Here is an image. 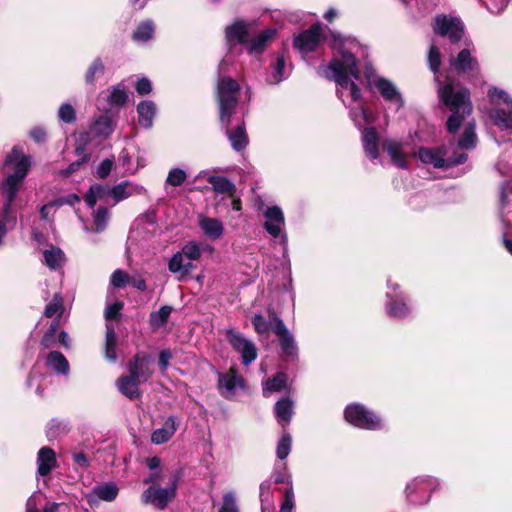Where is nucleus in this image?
<instances>
[{
    "mask_svg": "<svg viewBox=\"0 0 512 512\" xmlns=\"http://www.w3.org/2000/svg\"><path fill=\"white\" fill-rule=\"evenodd\" d=\"M331 47L333 58L328 65H321L318 73L337 84V95L345 106L358 103L361 91L356 82L359 80V69L356 57L362 51L360 44L354 39L333 36Z\"/></svg>",
    "mask_w": 512,
    "mask_h": 512,
    "instance_id": "1",
    "label": "nucleus"
},
{
    "mask_svg": "<svg viewBox=\"0 0 512 512\" xmlns=\"http://www.w3.org/2000/svg\"><path fill=\"white\" fill-rule=\"evenodd\" d=\"M5 165L13 170L0 185L1 207L0 214L6 222L15 221L14 206L17 195L21 190L24 179L31 167V158L23 150L15 146L5 159ZM7 232L5 223L0 219V244Z\"/></svg>",
    "mask_w": 512,
    "mask_h": 512,
    "instance_id": "2",
    "label": "nucleus"
},
{
    "mask_svg": "<svg viewBox=\"0 0 512 512\" xmlns=\"http://www.w3.org/2000/svg\"><path fill=\"white\" fill-rule=\"evenodd\" d=\"M438 94L443 104L451 111L446 126L449 133L458 131L466 116L472 112L470 92L459 84H440Z\"/></svg>",
    "mask_w": 512,
    "mask_h": 512,
    "instance_id": "3",
    "label": "nucleus"
},
{
    "mask_svg": "<svg viewBox=\"0 0 512 512\" xmlns=\"http://www.w3.org/2000/svg\"><path fill=\"white\" fill-rule=\"evenodd\" d=\"M144 483L150 486L143 491L142 500L159 510H164L176 496L178 477L174 473H153Z\"/></svg>",
    "mask_w": 512,
    "mask_h": 512,
    "instance_id": "4",
    "label": "nucleus"
},
{
    "mask_svg": "<svg viewBox=\"0 0 512 512\" xmlns=\"http://www.w3.org/2000/svg\"><path fill=\"white\" fill-rule=\"evenodd\" d=\"M492 108L489 118L501 130L512 129V99L503 90L492 88L488 93Z\"/></svg>",
    "mask_w": 512,
    "mask_h": 512,
    "instance_id": "5",
    "label": "nucleus"
},
{
    "mask_svg": "<svg viewBox=\"0 0 512 512\" xmlns=\"http://www.w3.org/2000/svg\"><path fill=\"white\" fill-rule=\"evenodd\" d=\"M239 85L231 78H222L217 86V99L220 110V121L228 126L234 109L238 103Z\"/></svg>",
    "mask_w": 512,
    "mask_h": 512,
    "instance_id": "6",
    "label": "nucleus"
},
{
    "mask_svg": "<svg viewBox=\"0 0 512 512\" xmlns=\"http://www.w3.org/2000/svg\"><path fill=\"white\" fill-rule=\"evenodd\" d=\"M344 415L347 422L361 429L381 430L384 428L382 419L373 411L360 404L348 405Z\"/></svg>",
    "mask_w": 512,
    "mask_h": 512,
    "instance_id": "7",
    "label": "nucleus"
},
{
    "mask_svg": "<svg viewBox=\"0 0 512 512\" xmlns=\"http://www.w3.org/2000/svg\"><path fill=\"white\" fill-rule=\"evenodd\" d=\"M365 76L369 85L375 87L385 101L394 107L395 111H398L403 106L402 96L396 86L391 81L376 76L370 64H367L365 67Z\"/></svg>",
    "mask_w": 512,
    "mask_h": 512,
    "instance_id": "8",
    "label": "nucleus"
},
{
    "mask_svg": "<svg viewBox=\"0 0 512 512\" xmlns=\"http://www.w3.org/2000/svg\"><path fill=\"white\" fill-rule=\"evenodd\" d=\"M416 155L422 163L430 164L434 168H448L467 160V155L463 152L456 154L455 157H445V151L442 148L421 147Z\"/></svg>",
    "mask_w": 512,
    "mask_h": 512,
    "instance_id": "9",
    "label": "nucleus"
},
{
    "mask_svg": "<svg viewBox=\"0 0 512 512\" xmlns=\"http://www.w3.org/2000/svg\"><path fill=\"white\" fill-rule=\"evenodd\" d=\"M433 30L436 34L447 37L451 42H458L464 35V24L458 17L437 15Z\"/></svg>",
    "mask_w": 512,
    "mask_h": 512,
    "instance_id": "10",
    "label": "nucleus"
},
{
    "mask_svg": "<svg viewBox=\"0 0 512 512\" xmlns=\"http://www.w3.org/2000/svg\"><path fill=\"white\" fill-rule=\"evenodd\" d=\"M226 337L232 348L241 355V361L248 366L257 358V348L255 344L242 333L233 329L226 331Z\"/></svg>",
    "mask_w": 512,
    "mask_h": 512,
    "instance_id": "11",
    "label": "nucleus"
},
{
    "mask_svg": "<svg viewBox=\"0 0 512 512\" xmlns=\"http://www.w3.org/2000/svg\"><path fill=\"white\" fill-rule=\"evenodd\" d=\"M115 127V120L107 114H102L93 120L89 132L80 134L78 141L86 145L92 138L104 140L113 133Z\"/></svg>",
    "mask_w": 512,
    "mask_h": 512,
    "instance_id": "12",
    "label": "nucleus"
},
{
    "mask_svg": "<svg viewBox=\"0 0 512 512\" xmlns=\"http://www.w3.org/2000/svg\"><path fill=\"white\" fill-rule=\"evenodd\" d=\"M274 322L273 331L279 337L280 347L283 354L287 358L295 359L298 355V347L293 335L279 317H276Z\"/></svg>",
    "mask_w": 512,
    "mask_h": 512,
    "instance_id": "13",
    "label": "nucleus"
},
{
    "mask_svg": "<svg viewBox=\"0 0 512 512\" xmlns=\"http://www.w3.org/2000/svg\"><path fill=\"white\" fill-rule=\"evenodd\" d=\"M321 42V28L314 25L308 30L300 33L294 38V47L301 53L306 54L314 51Z\"/></svg>",
    "mask_w": 512,
    "mask_h": 512,
    "instance_id": "14",
    "label": "nucleus"
},
{
    "mask_svg": "<svg viewBox=\"0 0 512 512\" xmlns=\"http://www.w3.org/2000/svg\"><path fill=\"white\" fill-rule=\"evenodd\" d=\"M128 373L145 383L153 374L151 360L146 355H135L128 364Z\"/></svg>",
    "mask_w": 512,
    "mask_h": 512,
    "instance_id": "15",
    "label": "nucleus"
},
{
    "mask_svg": "<svg viewBox=\"0 0 512 512\" xmlns=\"http://www.w3.org/2000/svg\"><path fill=\"white\" fill-rule=\"evenodd\" d=\"M127 92L123 85L118 84L111 90L103 91L98 99L99 108L106 109L107 107H120L127 101Z\"/></svg>",
    "mask_w": 512,
    "mask_h": 512,
    "instance_id": "16",
    "label": "nucleus"
},
{
    "mask_svg": "<svg viewBox=\"0 0 512 512\" xmlns=\"http://www.w3.org/2000/svg\"><path fill=\"white\" fill-rule=\"evenodd\" d=\"M264 227L266 231L274 238L281 235L282 227L284 226L285 219L284 214L280 207L272 206L269 207L265 213Z\"/></svg>",
    "mask_w": 512,
    "mask_h": 512,
    "instance_id": "17",
    "label": "nucleus"
},
{
    "mask_svg": "<svg viewBox=\"0 0 512 512\" xmlns=\"http://www.w3.org/2000/svg\"><path fill=\"white\" fill-rule=\"evenodd\" d=\"M36 464L38 475H49L57 467L55 451L47 446L42 447L37 453Z\"/></svg>",
    "mask_w": 512,
    "mask_h": 512,
    "instance_id": "18",
    "label": "nucleus"
},
{
    "mask_svg": "<svg viewBox=\"0 0 512 512\" xmlns=\"http://www.w3.org/2000/svg\"><path fill=\"white\" fill-rule=\"evenodd\" d=\"M218 386L221 394L227 398L233 396L236 390L243 386V379L234 369L219 376Z\"/></svg>",
    "mask_w": 512,
    "mask_h": 512,
    "instance_id": "19",
    "label": "nucleus"
},
{
    "mask_svg": "<svg viewBox=\"0 0 512 512\" xmlns=\"http://www.w3.org/2000/svg\"><path fill=\"white\" fill-rule=\"evenodd\" d=\"M450 65L458 73L474 72L478 69L477 59L472 56L470 49L461 50L456 58L450 59Z\"/></svg>",
    "mask_w": 512,
    "mask_h": 512,
    "instance_id": "20",
    "label": "nucleus"
},
{
    "mask_svg": "<svg viewBox=\"0 0 512 512\" xmlns=\"http://www.w3.org/2000/svg\"><path fill=\"white\" fill-rule=\"evenodd\" d=\"M142 384L131 374L122 375L116 382L117 388L121 394L133 400L140 397L139 386Z\"/></svg>",
    "mask_w": 512,
    "mask_h": 512,
    "instance_id": "21",
    "label": "nucleus"
},
{
    "mask_svg": "<svg viewBox=\"0 0 512 512\" xmlns=\"http://www.w3.org/2000/svg\"><path fill=\"white\" fill-rule=\"evenodd\" d=\"M198 224L203 233L213 240L220 238L224 232L222 222L216 218L199 215Z\"/></svg>",
    "mask_w": 512,
    "mask_h": 512,
    "instance_id": "22",
    "label": "nucleus"
},
{
    "mask_svg": "<svg viewBox=\"0 0 512 512\" xmlns=\"http://www.w3.org/2000/svg\"><path fill=\"white\" fill-rule=\"evenodd\" d=\"M177 427L176 418L174 416L168 417L163 426L152 433L151 441L157 445L167 442L175 434Z\"/></svg>",
    "mask_w": 512,
    "mask_h": 512,
    "instance_id": "23",
    "label": "nucleus"
},
{
    "mask_svg": "<svg viewBox=\"0 0 512 512\" xmlns=\"http://www.w3.org/2000/svg\"><path fill=\"white\" fill-rule=\"evenodd\" d=\"M378 133L375 128H365L362 132V144L365 154L371 159L375 160L379 156L378 150Z\"/></svg>",
    "mask_w": 512,
    "mask_h": 512,
    "instance_id": "24",
    "label": "nucleus"
},
{
    "mask_svg": "<svg viewBox=\"0 0 512 512\" xmlns=\"http://www.w3.org/2000/svg\"><path fill=\"white\" fill-rule=\"evenodd\" d=\"M437 484V480L433 478H416L410 484L407 485L406 491L409 500L415 504H422L427 502L428 499H414L412 498L413 492H427L430 488Z\"/></svg>",
    "mask_w": 512,
    "mask_h": 512,
    "instance_id": "25",
    "label": "nucleus"
},
{
    "mask_svg": "<svg viewBox=\"0 0 512 512\" xmlns=\"http://www.w3.org/2000/svg\"><path fill=\"white\" fill-rule=\"evenodd\" d=\"M248 25L242 21H237L225 30V37L228 43L245 44L248 40Z\"/></svg>",
    "mask_w": 512,
    "mask_h": 512,
    "instance_id": "26",
    "label": "nucleus"
},
{
    "mask_svg": "<svg viewBox=\"0 0 512 512\" xmlns=\"http://www.w3.org/2000/svg\"><path fill=\"white\" fill-rule=\"evenodd\" d=\"M387 297L386 312L390 317L403 319L410 314L411 309L402 298L394 299L390 293H387Z\"/></svg>",
    "mask_w": 512,
    "mask_h": 512,
    "instance_id": "27",
    "label": "nucleus"
},
{
    "mask_svg": "<svg viewBox=\"0 0 512 512\" xmlns=\"http://www.w3.org/2000/svg\"><path fill=\"white\" fill-rule=\"evenodd\" d=\"M290 74V68L287 65L284 54L276 57L275 63L272 65V73L268 76L269 83L277 84L287 78Z\"/></svg>",
    "mask_w": 512,
    "mask_h": 512,
    "instance_id": "28",
    "label": "nucleus"
},
{
    "mask_svg": "<svg viewBox=\"0 0 512 512\" xmlns=\"http://www.w3.org/2000/svg\"><path fill=\"white\" fill-rule=\"evenodd\" d=\"M143 190L142 187L133 185L129 181H123L110 189V195L115 202L122 201L133 194H139Z\"/></svg>",
    "mask_w": 512,
    "mask_h": 512,
    "instance_id": "29",
    "label": "nucleus"
},
{
    "mask_svg": "<svg viewBox=\"0 0 512 512\" xmlns=\"http://www.w3.org/2000/svg\"><path fill=\"white\" fill-rule=\"evenodd\" d=\"M139 124L144 128H150L156 113L155 104L152 101H142L137 106Z\"/></svg>",
    "mask_w": 512,
    "mask_h": 512,
    "instance_id": "30",
    "label": "nucleus"
},
{
    "mask_svg": "<svg viewBox=\"0 0 512 512\" xmlns=\"http://www.w3.org/2000/svg\"><path fill=\"white\" fill-rule=\"evenodd\" d=\"M278 423L285 426L290 423L293 415V402L288 398L279 400L274 407Z\"/></svg>",
    "mask_w": 512,
    "mask_h": 512,
    "instance_id": "31",
    "label": "nucleus"
},
{
    "mask_svg": "<svg viewBox=\"0 0 512 512\" xmlns=\"http://www.w3.org/2000/svg\"><path fill=\"white\" fill-rule=\"evenodd\" d=\"M192 268L193 264L187 261L181 252L175 253L168 263L169 271L175 274H180L181 276L187 275Z\"/></svg>",
    "mask_w": 512,
    "mask_h": 512,
    "instance_id": "32",
    "label": "nucleus"
},
{
    "mask_svg": "<svg viewBox=\"0 0 512 512\" xmlns=\"http://www.w3.org/2000/svg\"><path fill=\"white\" fill-rule=\"evenodd\" d=\"M348 107L350 108V116L357 126L362 127L374 122V116L363 107L361 101Z\"/></svg>",
    "mask_w": 512,
    "mask_h": 512,
    "instance_id": "33",
    "label": "nucleus"
},
{
    "mask_svg": "<svg viewBox=\"0 0 512 512\" xmlns=\"http://www.w3.org/2000/svg\"><path fill=\"white\" fill-rule=\"evenodd\" d=\"M45 264L52 270L59 269L65 262L64 252L58 248L51 246L43 252Z\"/></svg>",
    "mask_w": 512,
    "mask_h": 512,
    "instance_id": "34",
    "label": "nucleus"
},
{
    "mask_svg": "<svg viewBox=\"0 0 512 512\" xmlns=\"http://www.w3.org/2000/svg\"><path fill=\"white\" fill-rule=\"evenodd\" d=\"M385 148L394 165L402 169L407 168V160L400 143L387 141L385 143Z\"/></svg>",
    "mask_w": 512,
    "mask_h": 512,
    "instance_id": "35",
    "label": "nucleus"
},
{
    "mask_svg": "<svg viewBox=\"0 0 512 512\" xmlns=\"http://www.w3.org/2000/svg\"><path fill=\"white\" fill-rule=\"evenodd\" d=\"M46 363L48 367L58 373L66 375L69 372V363L67 359L58 351L50 352L47 356Z\"/></svg>",
    "mask_w": 512,
    "mask_h": 512,
    "instance_id": "36",
    "label": "nucleus"
},
{
    "mask_svg": "<svg viewBox=\"0 0 512 512\" xmlns=\"http://www.w3.org/2000/svg\"><path fill=\"white\" fill-rule=\"evenodd\" d=\"M207 181L212 185L213 190L217 193H227L232 195L235 185L226 177L211 175Z\"/></svg>",
    "mask_w": 512,
    "mask_h": 512,
    "instance_id": "37",
    "label": "nucleus"
},
{
    "mask_svg": "<svg viewBox=\"0 0 512 512\" xmlns=\"http://www.w3.org/2000/svg\"><path fill=\"white\" fill-rule=\"evenodd\" d=\"M477 136L475 133V122L470 121L466 124L462 137L458 141L461 149H472L476 146Z\"/></svg>",
    "mask_w": 512,
    "mask_h": 512,
    "instance_id": "38",
    "label": "nucleus"
},
{
    "mask_svg": "<svg viewBox=\"0 0 512 512\" xmlns=\"http://www.w3.org/2000/svg\"><path fill=\"white\" fill-rule=\"evenodd\" d=\"M227 136L231 142L233 149L240 151L244 149L248 143V138L243 125H239L235 130H227Z\"/></svg>",
    "mask_w": 512,
    "mask_h": 512,
    "instance_id": "39",
    "label": "nucleus"
},
{
    "mask_svg": "<svg viewBox=\"0 0 512 512\" xmlns=\"http://www.w3.org/2000/svg\"><path fill=\"white\" fill-rule=\"evenodd\" d=\"M275 32L276 31L274 29H267L260 33L249 43V52L254 54L261 53L266 47V43L273 38Z\"/></svg>",
    "mask_w": 512,
    "mask_h": 512,
    "instance_id": "40",
    "label": "nucleus"
},
{
    "mask_svg": "<svg viewBox=\"0 0 512 512\" xmlns=\"http://www.w3.org/2000/svg\"><path fill=\"white\" fill-rule=\"evenodd\" d=\"M104 74V64L100 58H96L87 68L84 79L87 85H95V81Z\"/></svg>",
    "mask_w": 512,
    "mask_h": 512,
    "instance_id": "41",
    "label": "nucleus"
},
{
    "mask_svg": "<svg viewBox=\"0 0 512 512\" xmlns=\"http://www.w3.org/2000/svg\"><path fill=\"white\" fill-rule=\"evenodd\" d=\"M287 375L285 373H278L274 377L268 379L263 388L264 396H268L269 392H280L286 389Z\"/></svg>",
    "mask_w": 512,
    "mask_h": 512,
    "instance_id": "42",
    "label": "nucleus"
},
{
    "mask_svg": "<svg viewBox=\"0 0 512 512\" xmlns=\"http://www.w3.org/2000/svg\"><path fill=\"white\" fill-rule=\"evenodd\" d=\"M117 336L112 325L106 326L105 356L110 361L117 359L116 354Z\"/></svg>",
    "mask_w": 512,
    "mask_h": 512,
    "instance_id": "43",
    "label": "nucleus"
},
{
    "mask_svg": "<svg viewBox=\"0 0 512 512\" xmlns=\"http://www.w3.org/2000/svg\"><path fill=\"white\" fill-rule=\"evenodd\" d=\"M154 28V24L150 20L141 22L133 32V39L137 42L150 40L153 37Z\"/></svg>",
    "mask_w": 512,
    "mask_h": 512,
    "instance_id": "44",
    "label": "nucleus"
},
{
    "mask_svg": "<svg viewBox=\"0 0 512 512\" xmlns=\"http://www.w3.org/2000/svg\"><path fill=\"white\" fill-rule=\"evenodd\" d=\"M75 151L79 159L71 163L67 169L61 172L65 177L70 176L73 172L77 171L83 163L89 160L90 156L89 154L85 153V145H83L81 142H77Z\"/></svg>",
    "mask_w": 512,
    "mask_h": 512,
    "instance_id": "45",
    "label": "nucleus"
},
{
    "mask_svg": "<svg viewBox=\"0 0 512 512\" xmlns=\"http://www.w3.org/2000/svg\"><path fill=\"white\" fill-rule=\"evenodd\" d=\"M106 195H110V188L95 184L90 187V190L85 197V201L89 208H93L97 200L104 198Z\"/></svg>",
    "mask_w": 512,
    "mask_h": 512,
    "instance_id": "46",
    "label": "nucleus"
},
{
    "mask_svg": "<svg viewBox=\"0 0 512 512\" xmlns=\"http://www.w3.org/2000/svg\"><path fill=\"white\" fill-rule=\"evenodd\" d=\"M93 226L91 228L85 227L86 231L102 232L108 221V211L104 207H98L93 215Z\"/></svg>",
    "mask_w": 512,
    "mask_h": 512,
    "instance_id": "47",
    "label": "nucleus"
},
{
    "mask_svg": "<svg viewBox=\"0 0 512 512\" xmlns=\"http://www.w3.org/2000/svg\"><path fill=\"white\" fill-rule=\"evenodd\" d=\"M93 493L104 501H113L118 494V488L114 484L99 485L93 488Z\"/></svg>",
    "mask_w": 512,
    "mask_h": 512,
    "instance_id": "48",
    "label": "nucleus"
},
{
    "mask_svg": "<svg viewBox=\"0 0 512 512\" xmlns=\"http://www.w3.org/2000/svg\"><path fill=\"white\" fill-rule=\"evenodd\" d=\"M171 311V307L162 306L158 311L153 312L150 316L151 325L154 327L163 326L170 316Z\"/></svg>",
    "mask_w": 512,
    "mask_h": 512,
    "instance_id": "49",
    "label": "nucleus"
},
{
    "mask_svg": "<svg viewBox=\"0 0 512 512\" xmlns=\"http://www.w3.org/2000/svg\"><path fill=\"white\" fill-rule=\"evenodd\" d=\"M276 317L277 316H274L271 320V323H268L262 315L256 314L253 316L251 321H252L255 331L258 334H266V333H268L270 328L273 329V326L275 324L274 319Z\"/></svg>",
    "mask_w": 512,
    "mask_h": 512,
    "instance_id": "50",
    "label": "nucleus"
},
{
    "mask_svg": "<svg viewBox=\"0 0 512 512\" xmlns=\"http://www.w3.org/2000/svg\"><path fill=\"white\" fill-rule=\"evenodd\" d=\"M63 310L62 298L55 294L52 301L46 305L44 314L46 317L60 316Z\"/></svg>",
    "mask_w": 512,
    "mask_h": 512,
    "instance_id": "51",
    "label": "nucleus"
},
{
    "mask_svg": "<svg viewBox=\"0 0 512 512\" xmlns=\"http://www.w3.org/2000/svg\"><path fill=\"white\" fill-rule=\"evenodd\" d=\"M180 252L189 262L198 260L201 256L199 245L193 241L185 244Z\"/></svg>",
    "mask_w": 512,
    "mask_h": 512,
    "instance_id": "52",
    "label": "nucleus"
},
{
    "mask_svg": "<svg viewBox=\"0 0 512 512\" xmlns=\"http://www.w3.org/2000/svg\"><path fill=\"white\" fill-rule=\"evenodd\" d=\"M187 175L186 172L179 168L171 169L168 173L166 183L177 187L180 186L186 179Z\"/></svg>",
    "mask_w": 512,
    "mask_h": 512,
    "instance_id": "53",
    "label": "nucleus"
},
{
    "mask_svg": "<svg viewBox=\"0 0 512 512\" xmlns=\"http://www.w3.org/2000/svg\"><path fill=\"white\" fill-rule=\"evenodd\" d=\"M428 63L431 71L435 74L439 71L441 64V53L437 46L431 45L428 54Z\"/></svg>",
    "mask_w": 512,
    "mask_h": 512,
    "instance_id": "54",
    "label": "nucleus"
},
{
    "mask_svg": "<svg viewBox=\"0 0 512 512\" xmlns=\"http://www.w3.org/2000/svg\"><path fill=\"white\" fill-rule=\"evenodd\" d=\"M130 281V276L121 269L115 270L110 278V283L115 288H123Z\"/></svg>",
    "mask_w": 512,
    "mask_h": 512,
    "instance_id": "55",
    "label": "nucleus"
},
{
    "mask_svg": "<svg viewBox=\"0 0 512 512\" xmlns=\"http://www.w3.org/2000/svg\"><path fill=\"white\" fill-rule=\"evenodd\" d=\"M291 450V437L288 434L283 435L277 445V457L279 459H285Z\"/></svg>",
    "mask_w": 512,
    "mask_h": 512,
    "instance_id": "56",
    "label": "nucleus"
},
{
    "mask_svg": "<svg viewBox=\"0 0 512 512\" xmlns=\"http://www.w3.org/2000/svg\"><path fill=\"white\" fill-rule=\"evenodd\" d=\"M58 116L60 120L65 123H72L76 119L75 110L69 103H65L60 106Z\"/></svg>",
    "mask_w": 512,
    "mask_h": 512,
    "instance_id": "57",
    "label": "nucleus"
},
{
    "mask_svg": "<svg viewBox=\"0 0 512 512\" xmlns=\"http://www.w3.org/2000/svg\"><path fill=\"white\" fill-rule=\"evenodd\" d=\"M63 203H64L63 200L58 199V200H55V201H52L50 203L43 205L40 208L41 219L49 220L50 216L55 211V208L61 206Z\"/></svg>",
    "mask_w": 512,
    "mask_h": 512,
    "instance_id": "58",
    "label": "nucleus"
},
{
    "mask_svg": "<svg viewBox=\"0 0 512 512\" xmlns=\"http://www.w3.org/2000/svg\"><path fill=\"white\" fill-rule=\"evenodd\" d=\"M294 509V492L293 488L289 487L285 491V499L281 505L280 512H293Z\"/></svg>",
    "mask_w": 512,
    "mask_h": 512,
    "instance_id": "59",
    "label": "nucleus"
},
{
    "mask_svg": "<svg viewBox=\"0 0 512 512\" xmlns=\"http://www.w3.org/2000/svg\"><path fill=\"white\" fill-rule=\"evenodd\" d=\"M220 512H238L233 493H226L223 496V505Z\"/></svg>",
    "mask_w": 512,
    "mask_h": 512,
    "instance_id": "60",
    "label": "nucleus"
},
{
    "mask_svg": "<svg viewBox=\"0 0 512 512\" xmlns=\"http://www.w3.org/2000/svg\"><path fill=\"white\" fill-rule=\"evenodd\" d=\"M62 505L55 502L47 503L42 510H37L32 507L31 499L27 502V512H59Z\"/></svg>",
    "mask_w": 512,
    "mask_h": 512,
    "instance_id": "61",
    "label": "nucleus"
},
{
    "mask_svg": "<svg viewBox=\"0 0 512 512\" xmlns=\"http://www.w3.org/2000/svg\"><path fill=\"white\" fill-rule=\"evenodd\" d=\"M151 90H152V84L148 78L143 77L136 82V91L140 95L149 94L151 92Z\"/></svg>",
    "mask_w": 512,
    "mask_h": 512,
    "instance_id": "62",
    "label": "nucleus"
},
{
    "mask_svg": "<svg viewBox=\"0 0 512 512\" xmlns=\"http://www.w3.org/2000/svg\"><path fill=\"white\" fill-rule=\"evenodd\" d=\"M112 166H113L112 159L103 160L97 168V175L102 179L106 178L109 175V173L111 172Z\"/></svg>",
    "mask_w": 512,
    "mask_h": 512,
    "instance_id": "63",
    "label": "nucleus"
},
{
    "mask_svg": "<svg viewBox=\"0 0 512 512\" xmlns=\"http://www.w3.org/2000/svg\"><path fill=\"white\" fill-rule=\"evenodd\" d=\"M123 308V303L122 302H115L111 305H109L105 311V316L107 319H115L120 310Z\"/></svg>",
    "mask_w": 512,
    "mask_h": 512,
    "instance_id": "64",
    "label": "nucleus"
}]
</instances>
